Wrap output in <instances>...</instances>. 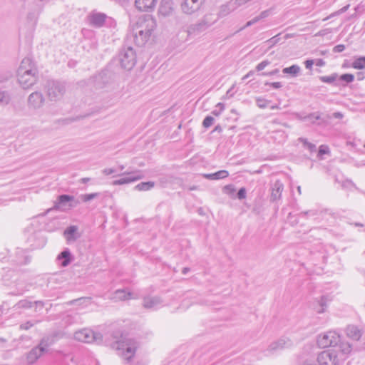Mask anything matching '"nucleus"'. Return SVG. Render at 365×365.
Returning a JSON list of instances; mask_svg holds the SVG:
<instances>
[{
  "label": "nucleus",
  "instance_id": "obj_39",
  "mask_svg": "<svg viewBox=\"0 0 365 365\" xmlns=\"http://www.w3.org/2000/svg\"><path fill=\"white\" fill-rule=\"evenodd\" d=\"M257 105L259 108H264L267 106L268 103H269V101L262 98H257L256 99Z\"/></svg>",
  "mask_w": 365,
  "mask_h": 365
},
{
  "label": "nucleus",
  "instance_id": "obj_15",
  "mask_svg": "<svg viewBox=\"0 0 365 365\" xmlns=\"http://www.w3.org/2000/svg\"><path fill=\"white\" fill-rule=\"evenodd\" d=\"M173 11V2L171 0H162L159 6L158 14L163 17H167L170 16Z\"/></svg>",
  "mask_w": 365,
  "mask_h": 365
},
{
  "label": "nucleus",
  "instance_id": "obj_26",
  "mask_svg": "<svg viewBox=\"0 0 365 365\" xmlns=\"http://www.w3.org/2000/svg\"><path fill=\"white\" fill-rule=\"evenodd\" d=\"M305 120L310 121L312 124L316 123L317 120H320L317 124L321 125L325 121L322 118L321 115L319 112L312 113L304 118Z\"/></svg>",
  "mask_w": 365,
  "mask_h": 365
},
{
  "label": "nucleus",
  "instance_id": "obj_59",
  "mask_svg": "<svg viewBox=\"0 0 365 365\" xmlns=\"http://www.w3.org/2000/svg\"><path fill=\"white\" fill-rule=\"evenodd\" d=\"M307 148L310 151V152H314L316 150V145L312 143H309L308 144V146L307 147Z\"/></svg>",
  "mask_w": 365,
  "mask_h": 365
},
{
  "label": "nucleus",
  "instance_id": "obj_63",
  "mask_svg": "<svg viewBox=\"0 0 365 365\" xmlns=\"http://www.w3.org/2000/svg\"><path fill=\"white\" fill-rule=\"evenodd\" d=\"M325 62L322 59H318L317 62V66H324Z\"/></svg>",
  "mask_w": 365,
  "mask_h": 365
},
{
  "label": "nucleus",
  "instance_id": "obj_4",
  "mask_svg": "<svg viewBox=\"0 0 365 365\" xmlns=\"http://www.w3.org/2000/svg\"><path fill=\"white\" fill-rule=\"evenodd\" d=\"M78 204H79V201L76 200L74 196L65 194L61 195L58 196L53 207L48 210L47 212H49L51 210L65 212L75 207Z\"/></svg>",
  "mask_w": 365,
  "mask_h": 365
},
{
  "label": "nucleus",
  "instance_id": "obj_42",
  "mask_svg": "<svg viewBox=\"0 0 365 365\" xmlns=\"http://www.w3.org/2000/svg\"><path fill=\"white\" fill-rule=\"evenodd\" d=\"M270 63V61H268V60H264L263 61H262L261 63H259L257 66H256V70L257 71H262L267 66H268L269 64Z\"/></svg>",
  "mask_w": 365,
  "mask_h": 365
},
{
  "label": "nucleus",
  "instance_id": "obj_11",
  "mask_svg": "<svg viewBox=\"0 0 365 365\" xmlns=\"http://www.w3.org/2000/svg\"><path fill=\"white\" fill-rule=\"evenodd\" d=\"M45 102V98L41 92L35 91L31 93L27 100L28 107L36 110L41 108Z\"/></svg>",
  "mask_w": 365,
  "mask_h": 365
},
{
  "label": "nucleus",
  "instance_id": "obj_21",
  "mask_svg": "<svg viewBox=\"0 0 365 365\" xmlns=\"http://www.w3.org/2000/svg\"><path fill=\"white\" fill-rule=\"evenodd\" d=\"M347 337L358 341L362 336V331L355 325H349L345 329Z\"/></svg>",
  "mask_w": 365,
  "mask_h": 365
},
{
  "label": "nucleus",
  "instance_id": "obj_9",
  "mask_svg": "<svg viewBox=\"0 0 365 365\" xmlns=\"http://www.w3.org/2000/svg\"><path fill=\"white\" fill-rule=\"evenodd\" d=\"M294 345L293 341L287 336H282L277 341L272 342L267 351L269 353H274L284 349L291 348Z\"/></svg>",
  "mask_w": 365,
  "mask_h": 365
},
{
  "label": "nucleus",
  "instance_id": "obj_54",
  "mask_svg": "<svg viewBox=\"0 0 365 365\" xmlns=\"http://www.w3.org/2000/svg\"><path fill=\"white\" fill-rule=\"evenodd\" d=\"M279 72V70L278 68H276L272 71L269 72H263L262 73V76H274L278 74Z\"/></svg>",
  "mask_w": 365,
  "mask_h": 365
},
{
  "label": "nucleus",
  "instance_id": "obj_60",
  "mask_svg": "<svg viewBox=\"0 0 365 365\" xmlns=\"http://www.w3.org/2000/svg\"><path fill=\"white\" fill-rule=\"evenodd\" d=\"M333 117L338 119H341L344 115L341 112H335L332 114Z\"/></svg>",
  "mask_w": 365,
  "mask_h": 365
},
{
  "label": "nucleus",
  "instance_id": "obj_33",
  "mask_svg": "<svg viewBox=\"0 0 365 365\" xmlns=\"http://www.w3.org/2000/svg\"><path fill=\"white\" fill-rule=\"evenodd\" d=\"M353 68L356 69H363L365 68V56L359 57L354 60L352 63Z\"/></svg>",
  "mask_w": 365,
  "mask_h": 365
},
{
  "label": "nucleus",
  "instance_id": "obj_57",
  "mask_svg": "<svg viewBox=\"0 0 365 365\" xmlns=\"http://www.w3.org/2000/svg\"><path fill=\"white\" fill-rule=\"evenodd\" d=\"M304 63H305V67L307 68L312 69V66L314 64V61L312 59H309V60H307Z\"/></svg>",
  "mask_w": 365,
  "mask_h": 365
},
{
  "label": "nucleus",
  "instance_id": "obj_44",
  "mask_svg": "<svg viewBox=\"0 0 365 365\" xmlns=\"http://www.w3.org/2000/svg\"><path fill=\"white\" fill-rule=\"evenodd\" d=\"M348 7H349V5L346 6H344L342 9H339L338 11L332 13L329 16H327L325 19H324L323 21H327L329 19H330L331 17L334 16L336 14H341L343 12H345L347 10Z\"/></svg>",
  "mask_w": 365,
  "mask_h": 365
},
{
  "label": "nucleus",
  "instance_id": "obj_18",
  "mask_svg": "<svg viewBox=\"0 0 365 365\" xmlns=\"http://www.w3.org/2000/svg\"><path fill=\"white\" fill-rule=\"evenodd\" d=\"M162 299L158 296H147L143 298V306L145 309H153L161 304Z\"/></svg>",
  "mask_w": 365,
  "mask_h": 365
},
{
  "label": "nucleus",
  "instance_id": "obj_46",
  "mask_svg": "<svg viewBox=\"0 0 365 365\" xmlns=\"http://www.w3.org/2000/svg\"><path fill=\"white\" fill-rule=\"evenodd\" d=\"M329 153V148L327 145H322L319 148L318 155H322Z\"/></svg>",
  "mask_w": 365,
  "mask_h": 365
},
{
  "label": "nucleus",
  "instance_id": "obj_25",
  "mask_svg": "<svg viewBox=\"0 0 365 365\" xmlns=\"http://www.w3.org/2000/svg\"><path fill=\"white\" fill-rule=\"evenodd\" d=\"M154 186L155 182L153 181L142 182L136 185L134 189L138 191H148L153 188Z\"/></svg>",
  "mask_w": 365,
  "mask_h": 365
},
{
  "label": "nucleus",
  "instance_id": "obj_28",
  "mask_svg": "<svg viewBox=\"0 0 365 365\" xmlns=\"http://www.w3.org/2000/svg\"><path fill=\"white\" fill-rule=\"evenodd\" d=\"M132 293L126 292L124 289H118L114 292L113 298L119 300H126L131 297Z\"/></svg>",
  "mask_w": 365,
  "mask_h": 365
},
{
  "label": "nucleus",
  "instance_id": "obj_24",
  "mask_svg": "<svg viewBox=\"0 0 365 365\" xmlns=\"http://www.w3.org/2000/svg\"><path fill=\"white\" fill-rule=\"evenodd\" d=\"M229 175L228 171L225 170H222L220 171H217L214 173H209V174H203V177L206 179L215 180H220V179H224L227 178Z\"/></svg>",
  "mask_w": 365,
  "mask_h": 365
},
{
  "label": "nucleus",
  "instance_id": "obj_43",
  "mask_svg": "<svg viewBox=\"0 0 365 365\" xmlns=\"http://www.w3.org/2000/svg\"><path fill=\"white\" fill-rule=\"evenodd\" d=\"M224 192L232 195L235 192V189L232 185H225L223 188Z\"/></svg>",
  "mask_w": 365,
  "mask_h": 365
},
{
  "label": "nucleus",
  "instance_id": "obj_55",
  "mask_svg": "<svg viewBox=\"0 0 365 365\" xmlns=\"http://www.w3.org/2000/svg\"><path fill=\"white\" fill-rule=\"evenodd\" d=\"M115 172V170H114L113 168H105L102 170V173L106 175H111V174L114 173Z\"/></svg>",
  "mask_w": 365,
  "mask_h": 365
},
{
  "label": "nucleus",
  "instance_id": "obj_56",
  "mask_svg": "<svg viewBox=\"0 0 365 365\" xmlns=\"http://www.w3.org/2000/svg\"><path fill=\"white\" fill-rule=\"evenodd\" d=\"M9 78V75L0 72V83L6 81Z\"/></svg>",
  "mask_w": 365,
  "mask_h": 365
},
{
  "label": "nucleus",
  "instance_id": "obj_2",
  "mask_svg": "<svg viewBox=\"0 0 365 365\" xmlns=\"http://www.w3.org/2000/svg\"><path fill=\"white\" fill-rule=\"evenodd\" d=\"M128 42L126 41L125 44L119 51L118 60L123 69L130 71L136 63L137 56L135 51L132 46L128 45Z\"/></svg>",
  "mask_w": 365,
  "mask_h": 365
},
{
  "label": "nucleus",
  "instance_id": "obj_29",
  "mask_svg": "<svg viewBox=\"0 0 365 365\" xmlns=\"http://www.w3.org/2000/svg\"><path fill=\"white\" fill-rule=\"evenodd\" d=\"M301 71L300 67L298 65H292L289 67L284 68L282 70L283 73L289 74L293 77L297 76Z\"/></svg>",
  "mask_w": 365,
  "mask_h": 365
},
{
  "label": "nucleus",
  "instance_id": "obj_22",
  "mask_svg": "<svg viewBox=\"0 0 365 365\" xmlns=\"http://www.w3.org/2000/svg\"><path fill=\"white\" fill-rule=\"evenodd\" d=\"M77 230L78 227L75 225L69 226L64 230L63 235L68 242H74L79 237L76 235Z\"/></svg>",
  "mask_w": 365,
  "mask_h": 365
},
{
  "label": "nucleus",
  "instance_id": "obj_53",
  "mask_svg": "<svg viewBox=\"0 0 365 365\" xmlns=\"http://www.w3.org/2000/svg\"><path fill=\"white\" fill-rule=\"evenodd\" d=\"M33 324L31 322H27L24 324H21L20 329L27 330L33 327Z\"/></svg>",
  "mask_w": 365,
  "mask_h": 365
},
{
  "label": "nucleus",
  "instance_id": "obj_61",
  "mask_svg": "<svg viewBox=\"0 0 365 365\" xmlns=\"http://www.w3.org/2000/svg\"><path fill=\"white\" fill-rule=\"evenodd\" d=\"M222 112V110H217V109H215L212 111V114L215 115V116H218L220 115V113Z\"/></svg>",
  "mask_w": 365,
  "mask_h": 365
},
{
  "label": "nucleus",
  "instance_id": "obj_62",
  "mask_svg": "<svg viewBox=\"0 0 365 365\" xmlns=\"http://www.w3.org/2000/svg\"><path fill=\"white\" fill-rule=\"evenodd\" d=\"M299 140L303 143L304 145L307 148L308 146V144L310 143L309 142L307 141V139H304V138H299Z\"/></svg>",
  "mask_w": 365,
  "mask_h": 365
},
{
  "label": "nucleus",
  "instance_id": "obj_30",
  "mask_svg": "<svg viewBox=\"0 0 365 365\" xmlns=\"http://www.w3.org/2000/svg\"><path fill=\"white\" fill-rule=\"evenodd\" d=\"M338 346V351H341L343 354H348L352 350V346L349 342H339Z\"/></svg>",
  "mask_w": 365,
  "mask_h": 365
},
{
  "label": "nucleus",
  "instance_id": "obj_10",
  "mask_svg": "<svg viewBox=\"0 0 365 365\" xmlns=\"http://www.w3.org/2000/svg\"><path fill=\"white\" fill-rule=\"evenodd\" d=\"M17 73L20 74H31L34 76H38V69L31 58L26 57L24 58L17 70Z\"/></svg>",
  "mask_w": 365,
  "mask_h": 365
},
{
  "label": "nucleus",
  "instance_id": "obj_38",
  "mask_svg": "<svg viewBox=\"0 0 365 365\" xmlns=\"http://www.w3.org/2000/svg\"><path fill=\"white\" fill-rule=\"evenodd\" d=\"M214 120H215V119L213 117L210 116V115L206 116L202 122L203 127L206 128L210 127L212 125Z\"/></svg>",
  "mask_w": 365,
  "mask_h": 365
},
{
  "label": "nucleus",
  "instance_id": "obj_51",
  "mask_svg": "<svg viewBox=\"0 0 365 365\" xmlns=\"http://www.w3.org/2000/svg\"><path fill=\"white\" fill-rule=\"evenodd\" d=\"M264 85H266V86L269 85L275 89H278V88H280L282 87V84L281 82H273V83L266 82L264 83Z\"/></svg>",
  "mask_w": 365,
  "mask_h": 365
},
{
  "label": "nucleus",
  "instance_id": "obj_48",
  "mask_svg": "<svg viewBox=\"0 0 365 365\" xmlns=\"http://www.w3.org/2000/svg\"><path fill=\"white\" fill-rule=\"evenodd\" d=\"M19 305L20 307L30 308V307H31L32 302L27 301V300H21L19 302Z\"/></svg>",
  "mask_w": 365,
  "mask_h": 365
},
{
  "label": "nucleus",
  "instance_id": "obj_47",
  "mask_svg": "<svg viewBox=\"0 0 365 365\" xmlns=\"http://www.w3.org/2000/svg\"><path fill=\"white\" fill-rule=\"evenodd\" d=\"M237 198L239 200H242L246 197V189L245 187H241L237 192Z\"/></svg>",
  "mask_w": 365,
  "mask_h": 365
},
{
  "label": "nucleus",
  "instance_id": "obj_19",
  "mask_svg": "<svg viewBox=\"0 0 365 365\" xmlns=\"http://www.w3.org/2000/svg\"><path fill=\"white\" fill-rule=\"evenodd\" d=\"M283 189V184L279 180H276L272 186L270 200L274 202L277 200H279L281 198Z\"/></svg>",
  "mask_w": 365,
  "mask_h": 365
},
{
  "label": "nucleus",
  "instance_id": "obj_36",
  "mask_svg": "<svg viewBox=\"0 0 365 365\" xmlns=\"http://www.w3.org/2000/svg\"><path fill=\"white\" fill-rule=\"evenodd\" d=\"M340 81L349 83L354 81V76L351 73H344L338 77Z\"/></svg>",
  "mask_w": 365,
  "mask_h": 365
},
{
  "label": "nucleus",
  "instance_id": "obj_8",
  "mask_svg": "<svg viewBox=\"0 0 365 365\" xmlns=\"http://www.w3.org/2000/svg\"><path fill=\"white\" fill-rule=\"evenodd\" d=\"M113 348L117 350H122V355L125 360L130 361L133 357L136 347L134 342L131 341H116L113 345Z\"/></svg>",
  "mask_w": 365,
  "mask_h": 365
},
{
  "label": "nucleus",
  "instance_id": "obj_12",
  "mask_svg": "<svg viewBox=\"0 0 365 365\" xmlns=\"http://www.w3.org/2000/svg\"><path fill=\"white\" fill-rule=\"evenodd\" d=\"M205 0H183L181 9L186 14H192L197 11Z\"/></svg>",
  "mask_w": 365,
  "mask_h": 365
},
{
  "label": "nucleus",
  "instance_id": "obj_3",
  "mask_svg": "<svg viewBox=\"0 0 365 365\" xmlns=\"http://www.w3.org/2000/svg\"><path fill=\"white\" fill-rule=\"evenodd\" d=\"M46 92L51 101H57L63 96L66 92V86L63 83L48 81L46 84Z\"/></svg>",
  "mask_w": 365,
  "mask_h": 365
},
{
  "label": "nucleus",
  "instance_id": "obj_34",
  "mask_svg": "<svg viewBox=\"0 0 365 365\" xmlns=\"http://www.w3.org/2000/svg\"><path fill=\"white\" fill-rule=\"evenodd\" d=\"M127 175L130 178H138V180H141L144 178L143 174L142 173L141 170H135L130 172H125L120 175Z\"/></svg>",
  "mask_w": 365,
  "mask_h": 365
},
{
  "label": "nucleus",
  "instance_id": "obj_45",
  "mask_svg": "<svg viewBox=\"0 0 365 365\" xmlns=\"http://www.w3.org/2000/svg\"><path fill=\"white\" fill-rule=\"evenodd\" d=\"M319 304L322 308L317 312L318 313H323L324 312V307H327V298L325 297H322Z\"/></svg>",
  "mask_w": 365,
  "mask_h": 365
},
{
  "label": "nucleus",
  "instance_id": "obj_23",
  "mask_svg": "<svg viewBox=\"0 0 365 365\" xmlns=\"http://www.w3.org/2000/svg\"><path fill=\"white\" fill-rule=\"evenodd\" d=\"M42 349L38 346L32 349L26 356V360L29 364H34L43 354Z\"/></svg>",
  "mask_w": 365,
  "mask_h": 365
},
{
  "label": "nucleus",
  "instance_id": "obj_52",
  "mask_svg": "<svg viewBox=\"0 0 365 365\" xmlns=\"http://www.w3.org/2000/svg\"><path fill=\"white\" fill-rule=\"evenodd\" d=\"M257 22H258V21H257V18H256V17H255V18H254V19H252V20H250V21H247V22L246 23V24L245 25V26H243V27L240 28V29L238 30V31H240L243 30L245 28L248 27V26H252V25L255 24V23H257Z\"/></svg>",
  "mask_w": 365,
  "mask_h": 365
},
{
  "label": "nucleus",
  "instance_id": "obj_35",
  "mask_svg": "<svg viewBox=\"0 0 365 365\" xmlns=\"http://www.w3.org/2000/svg\"><path fill=\"white\" fill-rule=\"evenodd\" d=\"M10 100V96L7 92L0 91V106H4L8 105Z\"/></svg>",
  "mask_w": 365,
  "mask_h": 365
},
{
  "label": "nucleus",
  "instance_id": "obj_6",
  "mask_svg": "<svg viewBox=\"0 0 365 365\" xmlns=\"http://www.w3.org/2000/svg\"><path fill=\"white\" fill-rule=\"evenodd\" d=\"M74 338L84 343L96 342L100 344L103 340V336L100 333L94 332L90 329H83L74 334Z\"/></svg>",
  "mask_w": 365,
  "mask_h": 365
},
{
  "label": "nucleus",
  "instance_id": "obj_58",
  "mask_svg": "<svg viewBox=\"0 0 365 365\" xmlns=\"http://www.w3.org/2000/svg\"><path fill=\"white\" fill-rule=\"evenodd\" d=\"M309 214H310L312 215H316V212L315 211H312V210L302 212L299 214V215L302 216V217H305V216L308 215Z\"/></svg>",
  "mask_w": 365,
  "mask_h": 365
},
{
  "label": "nucleus",
  "instance_id": "obj_13",
  "mask_svg": "<svg viewBox=\"0 0 365 365\" xmlns=\"http://www.w3.org/2000/svg\"><path fill=\"white\" fill-rule=\"evenodd\" d=\"M38 78V76L31 74H20L17 73V79L20 86L24 89H27L34 85Z\"/></svg>",
  "mask_w": 365,
  "mask_h": 365
},
{
  "label": "nucleus",
  "instance_id": "obj_31",
  "mask_svg": "<svg viewBox=\"0 0 365 365\" xmlns=\"http://www.w3.org/2000/svg\"><path fill=\"white\" fill-rule=\"evenodd\" d=\"M53 337H49V336L44 337L41 340L38 346L41 349H42L43 352H44L46 351V348L53 344Z\"/></svg>",
  "mask_w": 365,
  "mask_h": 365
},
{
  "label": "nucleus",
  "instance_id": "obj_32",
  "mask_svg": "<svg viewBox=\"0 0 365 365\" xmlns=\"http://www.w3.org/2000/svg\"><path fill=\"white\" fill-rule=\"evenodd\" d=\"M138 180V178H130L129 176L122 178L119 180H114L113 182V185H120L124 184H128Z\"/></svg>",
  "mask_w": 365,
  "mask_h": 365
},
{
  "label": "nucleus",
  "instance_id": "obj_5",
  "mask_svg": "<svg viewBox=\"0 0 365 365\" xmlns=\"http://www.w3.org/2000/svg\"><path fill=\"white\" fill-rule=\"evenodd\" d=\"M317 361L318 364L315 365H339L338 351L335 349L324 350L318 354Z\"/></svg>",
  "mask_w": 365,
  "mask_h": 365
},
{
  "label": "nucleus",
  "instance_id": "obj_37",
  "mask_svg": "<svg viewBox=\"0 0 365 365\" xmlns=\"http://www.w3.org/2000/svg\"><path fill=\"white\" fill-rule=\"evenodd\" d=\"M99 195V193L98 192H95V193H91V194H85V195H82L81 196L82 200L83 202H88V201H90L91 200H93L95 199L96 197H97Z\"/></svg>",
  "mask_w": 365,
  "mask_h": 365
},
{
  "label": "nucleus",
  "instance_id": "obj_27",
  "mask_svg": "<svg viewBox=\"0 0 365 365\" xmlns=\"http://www.w3.org/2000/svg\"><path fill=\"white\" fill-rule=\"evenodd\" d=\"M339 76L336 73H334L331 75L327 76H319V79L322 82L331 84L334 83L335 86H338V83H336V80L338 78Z\"/></svg>",
  "mask_w": 365,
  "mask_h": 365
},
{
  "label": "nucleus",
  "instance_id": "obj_14",
  "mask_svg": "<svg viewBox=\"0 0 365 365\" xmlns=\"http://www.w3.org/2000/svg\"><path fill=\"white\" fill-rule=\"evenodd\" d=\"M107 19V16L103 13H91L88 16V22L89 24L96 28H100L103 26L106 19Z\"/></svg>",
  "mask_w": 365,
  "mask_h": 365
},
{
  "label": "nucleus",
  "instance_id": "obj_17",
  "mask_svg": "<svg viewBox=\"0 0 365 365\" xmlns=\"http://www.w3.org/2000/svg\"><path fill=\"white\" fill-rule=\"evenodd\" d=\"M157 0H135V7L140 11H150L156 4Z\"/></svg>",
  "mask_w": 365,
  "mask_h": 365
},
{
  "label": "nucleus",
  "instance_id": "obj_1",
  "mask_svg": "<svg viewBox=\"0 0 365 365\" xmlns=\"http://www.w3.org/2000/svg\"><path fill=\"white\" fill-rule=\"evenodd\" d=\"M155 27V20L151 16L139 19L132 32L127 35L126 40L127 41H133L138 46H143L148 41Z\"/></svg>",
  "mask_w": 365,
  "mask_h": 365
},
{
  "label": "nucleus",
  "instance_id": "obj_20",
  "mask_svg": "<svg viewBox=\"0 0 365 365\" xmlns=\"http://www.w3.org/2000/svg\"><path fill=\"white\" fill-rule=\"evenodd\" d=\"M73 257L68 248L64 249L57 257L61 267H67L73 260Z\"/></svg>",
  "mask_w": 365,
  "mask_h": 365
},
{
  "label": "nucleus",
  "instance_id": "obj_50",
  "mask_svg": "<svg viewBox=\"0 0 365 365\" xmlns=\"http://www.w3.org/2000/svg\"><path fill=\"white\" fill-rule=\"evenodd\" d=\"M344 49H345V46L344 44H339V45L335 46L333 48V51L334 53H341V52L344 51Z\"/></svg>",
  "mask_w": 365,
  "mask_h": 365
},
{
  "label": "nucleus",
  "instance_id": "obj_64",
  "mask_svg": "<svg viewBox=\"0 0 365 365\" xmlns=\"http://www.w3.org/2000/svg\"><path fill=\"white\" fill-rule=\"evenodd\" d=\"M304 365H315V363L312 361L307 360L306 361H304Z\"/></svg>",
  "mask_w": 365,
  "mask_h": 365
},
{
  "label": "nucleus",
  "instance_id": "obj_49",
  "mask_svg": "<svg viewBox=\"0 0 365 365\" xmlns=\"http://www.w3.org/2000/svg\"><path fill=\"white\" fill-rule=\"evenodd\" d=\"M269 10H265V11H263L260 13V14L257 16H256L257 21H259V20L262 19H264V18H267L269 15Z\"/></svg>",
  "mask_w": 365,
  "mask_h": 365
},
{
  "label": "nucleus",
  "instance_id": "obj_7",
  "mask_svg": "<svg viewBox=\"0 0 365 365\" xmlns=\"http://www.w3.org/2000/svg\"><path fill=\"white\" fill-rule=\"evenodd\" d=\"M340 342V336L335 331H329L321 334L317 338V344L320 347L336 346Z\"/></svg>",
  "mask_w": 365,
  "mask_h": 365
},
{
  "label": "nucleus",
  "instance_id": "obj_41",
  "mask_svg": "<svg viewBox=\"0 0 365 365\" xmlns=\"http://www.w3.org/2000/svg\"><path fill=\"white\" fill-rule=\"evenodd\" d=\"M87 299H88L87 298L81 297V298L76 299L68 302L67 304H68V305H75V304L81 305L83 304V302H84Z\"/></svg>",
  "mask_w": 365,
  "mask_h": 365
},
{
  "label": "nucleus",
  "instance_id": "obj_40",
  "mask_svg": "<svg viewBox=\"0 0 365 365\" xmlns=\"http://www.w3.org/2000/svg\"><path fill=\"white\" fill-rule=\"evenodd\" d=\"M280 41L279 34L276 35L269 39H268L266 42L269 45V47H272L279 43Z\"/></svg>",
  "mask_w": 365,
  "mask_h": 365
},
{
  "label": "nucleus",
  "instance_id": "obj_16",
  "mask_svg": "<svg viewBox=\"0 0 365 365\" xmlns=\"http://www.w3.org/2000/svg\"><path fill=\"white\" fill-rule=\"evenodd\" d=\"M216 21L217 19L213 14H206L200 22L195 25V29L199 31H202L212 26Z\"/></svg>",
  "mask_w": 365,
  "mask_h": 365
}]
</instances>
